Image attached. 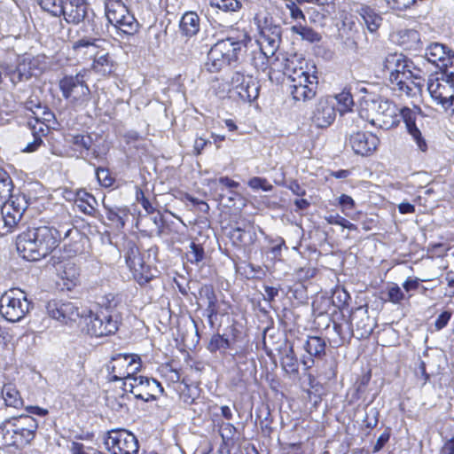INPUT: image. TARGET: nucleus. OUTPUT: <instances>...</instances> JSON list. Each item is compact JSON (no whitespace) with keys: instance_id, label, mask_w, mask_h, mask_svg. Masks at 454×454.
<instances>
[{"instance_id":"obj_1","label":"nucleus","mask_w":454,"mask_h":454,"mask_svg":"<svg viewBox=\"0 0 454 454\" xmlns=\"http://www.w3.org/2000/svg\"><path fill=\"white\" fill-rule=\"evenodd\" d=\"M72 231L70 223L61 224L59 228L42 225L28 229L17 237V251L27 261H38L51 254L62 239L69 237Z\"/></svg>"},{"instance_id":"obj_2","label":"nucleus","mask_w":454,"mask_h":454,"mask_svg":"<svg viewBox=\"0 0 454 454\" xmlns=\"http://www.w3.org/2000/svg\"><path fill=\"white\" fill-rule=\"evenodd\" d=\"M276 61L281 62L282 71L287 75L292 84L290 93L295 102H305L315 96V86L317 83V77L314 71L310 73L309 65L303 59L294 55L281 59L278 56Z\"/></svg>"},{"instance_id":"obj_3","label":"nucleus","mask_w":454,"mask_h":454,"mask_svg":"<svg viewBox=\"0 0 454 454\" xmlns=\"http://www.w3.org/2000/svg\"><path fill=\"white\" fill-rule=\"evenodd\" d=\"M383 67L389 72V82L394 90L410 95L412 91L411 85L419 90L424 85L423 72L402 53L387 54L383 60Z\"/></svg>"},{"instance_id":"obj_4","label":"nucleus","mask_w":454,"mask_h":454,"mask_svg":"<svg viewBox=\"0 0 454 454\" xmlns=\"http://www.w3.org/2000/svg\"><path fill=\"white\" fill-rule=\"evenodd\" d=\"M37 423L30 416H20L0 424V448L22 447L35 437Z\"/></svg>"},{"instance_id":"obj_5","label":"nucleus","mask_w":454,"mask_h":454,"mask_svg":"<svg viewBox=\"0 0 454 454\" xmlns=\"http://www.w3.org/2000/svg\"><path fill=\"white\" fill-rule=\"evenodd\" d=\"M244 47V43L232 37L218 40L207 53L205 63L206 69L210 73H216L232 61L238 59L239 54Z\"/></svg>"},{"instance_id":"obj_6","label":"nucleus","mask_w":454,"mask_h":454,"mask_svg":"<svg viewBox=\"0 0 454 454\" xmlns=\"http://www.w3.org/2000/svg\"><path fill=\"white\" fill-rule=\"evenodd\" d=\"M31 307L24 291L12 288L0 297V315L9 322H19L28 313Z\"/></svg>"},{"instance_id":"obj_7","label":"nucleus","mask_w":454,"mask_h":454,"mask_svg":"<svg viewBox=\"0 0 454 454\" xmlns=\"http://www.w3.org/2000/svg\"><path fill=\"white\" fill-rule=\"evenodd\" d=\"M427 90L432 98L447 110L454 101V72L442 70L430 75L427 81Z\"/></svg>"},{"instance_id":"obj_8","label":"nucleus","mask_w":454,"mask_h":454,"mask_svg":"<svg viewBox=\"0 0 454 454\" xmlns=\"http://www.w3.org/2000/svg\"><path fill=\"white\" fill-rule=\"evenodd\" d=\"M84 322L87 333L94 337L114 334L119 328L118 315L108 308L90 311L88 316H84Z\"/></svg>"},{"instance_id":"obj_9","label":"nucleus","mask_w":454,"mask_h":454,"mask_svg":"<svg viewBox=\"0 0 454 454\" xmlns=\"http://www.w3.org/2000/svg\"><path fill=\"white\" fill-rule=\"evenodd\" d=\"M106 17L109 23L123 34L132 35L138 31L139 24L121 0H106Z\"/></svg>"},{"instance_id":"obj_10","label":"nucleus","mask_w":454,"mask_h":454,"mask_svg":"<svg viewBox=\"0 0 454 454\" xmlns=\"http://www.w3.org/2000/svg\"><path fill=\"white\" fill-rule=\"evenodd\" d=\"M259 29L258 43L262 52L267 57L271 58L279 48L281 42V27L274 23L271 17L264 16L256 18Z\"/></svg>"},{"instance_id":"obj_11","label":"nucleus","mask_w":454,"mask_h":454,"mask_svg":"<svg viewBox=\"0 0 454 454\" xmlns=\"http://www.w3.org/2000/svg\"><path fill=\"white\" fill-rule=\"evenodd\" d=\"M141 359L135 354H117L107 365L111 381L122 380L123 384L141 369Z\"/></svg>"},{"instance_id":"obj_12","label":"nucleus","mask_w":454,"mask_h":454,"mask_svg":"<svg viewBox=\"0 0 454 454\" xmlns=\"http://www.w3.org/2000/svg\"><path fill=\"white\" fill-rule=\"evenodd\" d=\"M1 205L4 233L7 234L12 232L20 222L29 205V199L26 194L19 192L9 197Z\"/></svg>"},{"instance_id":"obj_13","label":"nucleus","mask_w":454,"mask_h":454,"mask_svg":"<svg viewBox=\"0 0 454 454\" xmlns=\"http://www.w3.org/2000/svg\"><path fill=\"white\" fill-rule=\"evenodd\" d=\"M123 390L144 402L154 401L164 392L160 383L153 378L136 374L123 384Z\"/></svg>"},{"instance_id":"obj_14","label":"nucleus","mask_w":454,"mask_h":454,"mask_svg":"<svg viewBox=\"0 0 454 454\" xmlns=\"http://www.w3.org/2000/svg\"><path fill=\"white\" fill-rule=\"evenodd\" d=\"M84 76L85 73H78L74 76H65L59 82V87L64 97L74 106H81L89 100L90 90Z\"/></svg>"},{"instance_id":"obj_15","label":"nucleus","mask_w":454,"mask_h":454,"mask_svg":"<svg viewBox=\"0 0 454 454\" xmlns=\"http://www.w3.org/2000/svg\"><path fill=\"white\" fill-rule=\"evenodd\" d=\"M0 68L10 82L16 85L19 82H27L32 76H36L41 73L39 67V59L36 58L24 57L15 67L5 63L0 64Z\"/></svg>"},{"instance_id":"obj_16","label":"nucleus","mask_w":454,"mask_h":454,"mask_svg":"<svg viewBox=\"0 0 454 454\" xmlns=\"http://www.w3.org/2000/svg\"><path fill=\"white\" fill-rule=\"evenodd\" d=\"M105 444L112 454H137L138 452L137 439L132 433L125 429L109 431Z\"/></svg>"},{"instance_id":"obj_17","label":"nucleus","mask_w":454,"mask_h":454,"mask_svg":"<svg viewBox=\"0 0 454 454\" xmlns=\"http://www.w3.org/2000/svg\"><path fill=\"white\" fill-rule=\"evenodd\" d=\"M354 106L352 95L344 90L335 96L322 98L317 110L325 114H348L354 111Z\"/></svg>"},{"instance_id":"obj_18","label":"nucleus","mask_w":454,"mask_h":454,"mask_svg":"<svg viewBox=\"0 0 454 454\" xmlns=\"http://www.w3.org/2000/svg\"><path fill=\"white\" fill-rule=\"evenodd\" d=\"M83 47L90 48L91 53H94L97 50L95 44L90 40L81 39L74 43V49L76 50ZM92 69L100 75H109L114 71V62L109 53L97 51L95 52Z\"/></svg>"},{"instance_id":"obj_19","label":"nucleus","mask_w":454,"mask_h":454,"mask_svg":"<svg viewBox=\"0 0 454 454\" xmlns=\"http://www.w3.org/2000/svg\"><path fill=\"white\" fill-rule=\"evenodd\" d=\"M233 89L237 90L238 95L243 100L252 101L259 95V88L256 81L249 75L236 72L231 80Z\"/></svg>"},{"instance_id":"obj_20","label":"nucleus","mask_w":454,"mask_h":454,"mask_svg":"<svg viewBox=\"0 0 454 454\" xmlns=\"http://www.w3.org/2000/svg\"><path fill=\"white\" fill-rule=\"evenodd\" d=\"M427 59L435 64L442 70H449V65L453 64L454 53L442 43H433L426 50Z\"/></svg>"},{"instance_id":"obj_21","label":"nucleus","mask_w":454,"mask_h":454,"mask_svg":"<svg viewBox=\"0 0 454 454\" xmlns=\"http://www.w3.org/2000/svg\"><path fill=\"white\" fill-rule=\"evenodd\" d=\"M55 268L63 286L67 290H72L79 284L80 270L73 260H62L55 265Z\"/></svg>"},{"instance_id":"obj_22","label":"nucleus","mask_w":454,"mask_h":454,"mask_svg":"<svg viewBox=\"0 0 454 454\" xmlns=\"http://www.w3.org/2000/svg\"><path fill=\"white\" fill-rule=\"evenodd\" d=\"M87 11L85 0H64L60 16H63L67 23L79 24L85 19Z\"/></svg>"},{"instance_id":"obj_23","label":"nucleus","mask_w":454,"mask_h":454,"mask_svg":"<svg viewBox=\"0 0 454 454\" xmlns=\"http://www.w3.org/2000/svg\"><path fill=\"white\" fill-rule=\"evenodd\" d=\"M316 5L308 10V15L311 22L320 26L325 25V20L332 18L336 12L333 0H313Z\"/></svg>"},{"instance_id":"obj_24","label":"nucleus","mask_w":454,"mask_h":454,"mask_svg":"<svg viewBox=\"0 0 454 454\" xmlns=\"http://www.w3.org/2000/svg\"><path fill=\"white\" fill-rule=\"evenodd\" d=\"M353 151L359 155L372 154L379 145V138L371 133L357 132L349 139Z\"/></svg>"},{"instance_id":"obj_25","label":"nucleus","mask_w":454,"mask_h":454,"mask_svg":"<svg viewBox=\"0 0 454 454\" xmlns=\"http://www.w3.org/2000/svg\"><path fill=\"white\" fill-rule=\"evenodd\" d=\"M200 299L204 301L207 308L206 312L209 323L213 325V317L220 313L218 301L211 285H203L199 290Z\"/></svg>"},{"instance_id":"obj_26","label":"nucleus","mask_w":454,"mask_h":454,"mask_svg":"<svg viewBox=\"0 0 454 454\" xmlns=\"http://www.w3.org/2000/svg\"><path fill=\"white\" fill-rule=\"evenodd\" d=\"M395 42L405 50L416 51L420 44L419 33L412 28H403L395 35Z\"/></svg>"},{"instance_id":"obj_27","label":"nucleus","mask_w":454,"mask_h":454,"mask_svg":"<svg viewBox=\"0 0 454 454\" xmlns=\"http://www.w3.org/2000/svg\"><path fill=\"white\" fill-rule=\"evenodd\" d=\"M127 265L139 284L147 283L153 277L150 266L145 264L141 254Z\"/></svg>"},{"instance_id":"obj_28","label":"nucleus","mask_w":454,"mask_h":454,"mask_svg":"<svg viewBox=\"0 0 454 454\" xmlns=\"http://www.w3.org/2000/svg\"><path fill=\"white\" fill-rule=\"evenodd\" d=\"M200 17L195 12H185L180 20V30L187 37L195 35L200 31Z\"/></svg>"},{"instance_id":"obj_29","label":"nucleus","mask_w":454,"mask_h":454,"mask_svg":"<svg viewBox=\"0 0 454 454\" xmlns=\"http://www.w3.org/2000/svg\"><path fill=\"white\" fill-rule=\"evenodd\" d=\"M29 126H31L32 133L34 135V140L31 143H28L27 146L22 150L25 153H33L38 149V147L42 144V138L37 136L38 134L44 135L48 130V125L43 123H40V120L35 116L33 118V121H30L28 122Z\"/></svg>"},{"instance_id":"obj_30","label":"nucleus","mask_w":454,"mask_h":454,"mask_svg":"<svg viewBox=\"0 0 454 454\" xmlns=\"http://www.w3.org/2000/svg\"><path fill=\"white\" fill-rule=\"evenodd\" d=\"M75 205L86 215H92L98 206L97 200L85 191H79L76 193Z\"/></svg>"},{"instance_id":"obj_31","label":"nucleus","mask_w":454,"mask_h":454,"mask_svg":"<svg viewBox=\"0 0 454 454\" xmlns=\"http://www.w3.org/2000/svg\"><path fill=\"white\" fill-rule=\"evenodd\" d=\"M1 394L6 406L18 409L23 405V400L14 385L11 383L4 385Z\"/></svg>"},{"instance_id":"obj_32","label":"nucleus","mask_w":454,"mask_h":454,"mask_svg":"<svg viewBox=\"0 0 454 454\" xmlns=\"http://www.w3.org/2000/svg\"><path fill=\"white\" fill-rule=\"evenodd\" d=\"M325 341L317 336H309L305 344L304 349L306 352L314 357H321L325 354Z\"/></svg>"},{"instance_id":"obj_33","label":"nucleus","mask_w":454,"mask_h":454,"mask_svg":"<svg viewBox=\"0 0 454 454\" xmlns=\"http://www.w3.org/2000/svg\"><path fill=\"white\" fill-rule=\"evenodd\" d=\"M403 121L406 124L408 132L413 137L419 149L422 152L427 150V145L426 140L422 137L420 130L417 128L415 121L412 119V115H403Z\"/></svg>"},{"instance_id":"obj_34","label":"nucleus","mask_w":454,"mask_h":454,"mask_svg":"<svg viewBox=\"0 0 454 454\" xmlns=\"http://www.w3.org/2000/svg\"><path fill=\"white\" fill-rule=\"evenodd\" d=\"M291 31L309 43H317L321 40V35L311 27H309L298 22L291 27Z\"/></svg>"},{"instance_id":"obj_35","label":"nucleus","mask_w":454,"mask_h":454,"mask_svg":"<svg viewBox=\"0 0 454 454\" xmlns=\"http://www.w3.org/2000/svg\"><path fill=\"white\" fill-rule=\"evenodd\" d=\"M79 317H83L79 307L71 301H63L62 324L68 325L75 322Z\"/></svg>"},{"instance_id":"obj_36","label":"nucleus","mask_w":454,"mask_h":454,"mask_svg":"<svg viewBox=\"0 0 454 454\" xmlns=\"http://www.w3.org/2000/svg\"><path fill=\"white\" fill-rule=\"evenodd\" d=\"M360 14L371 32L376 31L381 23V17L369 7H362Z\"/></svg>"},{"instance_id":"obj_37","label":"nucleus","mask_w":454,"mask_h":454,"mask_svg":"<svg viewBox=\"0 0 454 454\" xmlns=\"http://www.w3.org/2000/svg\"><path fill=\"white\" fill-rule=\"evenodd\" d=\"M281 365L288 373H298V360L292 346L286 350L281 357Z\"/></svg>"},{"instance_id":"obj_38","label":"nucleus","mask_w":454,"mask_h":454,"mask_svg":"<svg viewBox=\"0 0 454 454\" xmlns=\"http://www.w3.org/2000/svg\"><path fill=\"white\" fill-rule=\"evenodd\" d=\"M209 4L223 12H236L242 8L241 0H209Z\"/></svg>"},{"instance_id":"obj_39","label":"nucleus","mask_w":454,"mask_h":454,"mask_svg":"<svg viewBox=\"0 0 454 454\" xmlns=\"http://www.w3.org/2000/svg\"><path fill=\"white\" fill-rule=\"evenodd\" d=\"M106 212V218L115 224L116 228L121 229L125 225V218L128 217V212L125 208L119 207H105Z\"/></svg>"},{"instance_id":"obj_40","label":"nucleus","mask_w":454,"mask_h":454,"mask_svg":"<svg viewBox=\"0 0 454 454\" xmlns=\"http://www.w3.org/2000/svg\"><path fill=\"white\" fill-rule=\"evenodd\" d=\"M12 189L13 184L9 174L5 170L0 168V205L9 197L13 195L12 194Z\"/></svg>"},{"instance_id":"obj_41","label":"nucleus","mask_w":454,"mask_h":454,"mask_svg":"<svg viewBox=\"0 0 454 454\" xmlns=\"http://www.w3.org/2000/svg\"><path fill=\"white\" fill-rule=\"evenodd\" d=\"M93 140L89 135H75L72 138V144L75 150L80 152L82 157L88 156Z\"/></svg>"},{"instance_id":"obj_42","label":"nucleus","mask_w":454,"mask_h":454,"mask_svg":"<svg viewBox=\"0 0 454 454\" xmlns=\"http://www.w3.org/2000/svg\"><path fill=\"white\" fill-rule=\"evenodd\" d=\"M386 295L385 301L393 304H400L403 301L407 300L405 293L395 283H391L387 286Z\"/></svg>"},{"instance_id":"obj_43","label":"nucleus","mask_w":454,"mask_h":454,"mask_svg":"<svg viewBox=\"0 0 454 454\" xmlns=\"http://www.w3.org/2000/svg\"><path fill=\"white\" fill-rule=\"evenodd\" d=\"M231 348V342L229 339L225 338L224 335L219 333L214 334L207 345V348L210 352L214 353L216 351L224 352Z\"/></svg>"},{"instance_id":"obj_44","label":"nucleus","mask_w":454,"mask_h":454,"mask_svg":"<svg viewBox=\"0 0 454 454\" xmlns=\"http://www.w3.org/2000/svg\"><path fill=\"white\" fill-rule=\"evenodd\" d=\"M64 0H37L38 4L44 11L55 17H60V10Z\"/></svg>"},{"instance_id":"obj_45","label":"nucleus","mask_w":454,"mask_h":454,"mask_svg":"<svg viewBox=\"0 0 454 454\" xmlns=\"http://www.w3.org/2000/svg\"><path fill=\"white\" fill-rule=\"evenodd\" d=\"M47 314L50 317L62 323L63 301H50L46 306Z\"/></svg>"},{"instance_id":"obj_46","label":"nucleus","mask_w":454,"mask_h":454,"mask_svg":"<svg viewBox=\"0 0 454 454\" xmlns=\"http://www.w3.org/2000/svg\"><path fill=\"white\" fill-rule=\"evenodd\" d=\"M335 115H312L310 128L325 129L334 121Z\"/></svg>"},{"instance_id":"obj_47","label":"nucleus","mask_w":454,"mask_h":454,"mask_svg":"<svg viewBox=\"0 0 454 454\" xmlns=\"http://www.w3.org/2000/svg\"><path fill=\"white\" fill-rule=\"evenodd\" d=\"M188 262L192 263H199L204 258V250L201 246L192 242L190 245V250L186 254Z\"/></svg>"},{"instance_id":"obj_48","label":"nucleus","mask_w":454,"mask_h":454,"mask_svg":"<svg viewBox=\"0 0 454 454\" xmlns=\"http://www.w3.org/2000/svg\"><path fill=\"white\" fill-rule=\"evenodd\" d=\"M248 186L253 190H262L264 192H270L273 186L269 183L266 178L254 176L248 181Z\"/></svg>"},{"instance_id":"obj_49","label":"nucleus","mask_w":454,"mask_h":454,"mask_svg":"<svg viewBox=\"0 0 454 454\" xmlns=\"http://www.w3.org/2000/svg\"><path fill=\"white\" fill-rule=\"evenodd\" d=\"M139 254L140 251L133 241L129 240L125 243L124 258L126 264L129 263L131 261H134V259Z\"/></svg>"},{"instance_id":"obj_50","label":"nucleus","mask_w":454,"mask_h":454,"mask_svg":"<svg viewBox=\"0 0 454 454\" xmlns=\"http://www.w3.org/2000/svg\"><path fill=\"white\" fill-rule=\"evenodd\" d=\"M338 203L341 207L342 213L348 216L349 215L348 211L353 210L356 207L354 200L347 194H341L338 198Z\"/></svg>"},{"instance_id":"obj_51","label":"nucleus","mask_w":454,"mask_h":454,"mask_svg":"<svg viewBox=\"0 0 454 454\" xmlns=\"http://www.w3.org/2000/svg\"><path fill=\"white\" fill-rule=\"evenodd\" d=\"M96 176L98 183L105 187H109L113 184V178L106 168H98L96 169Z\"/></svg>"},{"instance_id":"obj_52","label":"nucleus","mask_w":454,"mask_h":454,"mask_svg":"<svg viewBox=\"0 0 454 454\" xmlns=\"http://www.w3.org/2000/svg\"><path fill=\"white\" fill-rule=\"evenodd\" d=\"M419 283L417 278H407L403 282V287L404 289L407 300H409L412 296L411 292L416 291L419 288Z\"/></svg>"},{"instance_id":"obj_53","label":"nucleus","mask_w":454,"mask_h":454,"mask_svg":"<svg viewBox=\"0 0 454 454\" xmlns=\"http://www.w3.org/2000/svg\"><path fill=\"white\" fill-rule=\"evenodd\" d=\"M450 318H451V312H450V311L442 312L437 317L436 320L434 321V329L436 331H440V330L443 329L448 325Z\"/></svg>"},{"instance_id":"obj_54","label":"nucleus","mask_w":454,"mask_h":454,"mask_svg":"<svg viewBox=\"0 0 454 454\" xmlns=\"http://www.w3.org/2000/svg\"><path fill=\"white\" fill-rule=\"evenodd\" d=\"M386 1L391 8L400 10V11L406 10V9H409V8L414 6L411 0H386Z\"/></svg>"},{"instance_id":"obj_55","label":"nucleus","mask_w":454,"mask_h":454,"mask_svg":"<svg viewBox=\"0 0 454 454\" xmlns=\"http://www.w3.org/2000/svg\"><path fill=\"white\" fill-rule=\"evenodd\" d=\"M137 200L141 204L143 208L146 211L148 214H153L155 211V208L152 205V203L149 201L147 198H145L144 192L142 191H139L137 192Z\"/></svg>"},{"instance_id":"obj_56","label":"nucleus","mask_w":454,"mask_h":454,"mask_svg":"<svg viewBox=\"0 0 454 454\" xmlns=\"http://www.w3.org/2000/svg\"><path fill=\"white\" fill-rule=\"evenodd\" d=\"M43 106L41 105V102L39 101L38 98H29L26 103H25V109L27 111H30L32 112V114H35V110L36 109H42ZM43 114H48L47 111H46V107H43Z\"/></svg>"},{"instance_id":"obj_57","label":"nucleus","mask_w":454,"mask_h":454,"mask_svg":"<svg viewBox=\"0 0 454 454\" xmlns=\"http://www.w3.org/2000/svg\"><path fill=\"white\" fill-rule=\"evenodd\" d=\"M398 115H384L385 119L382 123H379V128L382 129H389L399 123V120L396 119Z\"/></svg>"},{"instance_id":"obj_58","label":"nucleus","mask_w":454,"mask_h":454,"mask_svg":"<svg viewBox=\"0 0 454 454\" xmlns=\"http://www.w3.org/2000/svg\"><path fill=\"white\" fill-rule=\"evenodd\" d=\"M390 438V433L388 429L385 430L377 439V442L373 447V452L380 451L383 446L388 442Z\"/></svg>"},{"instance_id":"obj_59","label":"nucleus","mask_w":454,"mask_h":454,"mask_svg":"<svg viewBox=\"0 0 454 454\" xmlns=\"http://www.w3.org/2000/svg\"><path fill=\"white\" fill-rule=\"evenodd\" d=\"M236 428L232 424L223 423L220 427V434L223 439H230L234 435Z\"/></svg>"},{"instance_id":"obj_60","label":"nucleus","mask_w":454,"mask_h":454,"mask_svg":"<svg viewBox=\"0 0 454 454\" xmlns=\"http://www.w3.org/2000/svg\"><path fill=\"white\" fill-rule=\"evenodd\" d=\"M244 235H245V231L239 227L234 228L231 231V239H232L233 243L236 245L244 244Z\"/></svg>"},{"instance_id":"obj_61","label":"nucleus","mask_w":454,"mask_h":454,"mask_svg":"<svg viewBox=\"0 0 454 454\" xmlns=\"http://www.w3.org/2000/svg\"><path fill=\"white\" fill-rule=\"evenodd\" d=\"M287 7L290 10V15L294 20H305V15L303 13V12L294 3H292L291 4H287Z\"/></svg>"},{"instance_id":"obj_62","label":"nucleus","mask_w":454,"mask_h":454,"mask_svg":"<svg viewBox=\"0 0 454 454\" xmlns=\"http://www.w3.org/2000/svg\"><path fill=\"white\" fill-rule=\"evenodd\" d=\"M285 246V241L279 239L277 243L270 247V253L273 255L274 259H278L281 256L282 247Z\"/></svg>"},{"instance_id":"obj_63","label":"nucleus","mask_w":454,"mask_h":454,"mask_svg":"<svg viewBox=\"0 0 454 454\" xmlns=\"http://www.w3.org/2000/svg\"><path fill=\"white\" fill-rule=\"evenodd\" d=\"M288 188L294 195L302 197L306 194V190L301 187L296 181H292L289 184Z\"/></svg>"},{"instance_id":"obj_64","label":"nucleus","mask_w":454,"mask_h":454,"mask_svg":"<svg viewBox=\"0 0 454 454\" xmlns=\"http://www.w3.org/2000/svg\"><path fill=\"white\" fill-rule=\"evenodd\" d=\"M264 300L272 301L278 294V288L273 286H264Z\"/></svg>"}]
</instances>
